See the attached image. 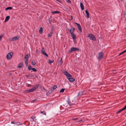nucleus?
I'll return each instance as SVG.
<instances>
[{"label":"nucleus","mask_w":126,"mask_h":126,"mask_svg":"<svg viewBox=\"0 0 126 126\" xmlns=\"http://www.w3.org/2000/svg\"><path fill=\"white\" fill-rule=\"evenodd\" d=\"M88 37L91 40L94 41L96 40V39L95 36L92 34H88Z\"/></svg>","instance_id":"obj_1"},{"label":"nucleus","mask_w":126,"mask_h":126,"mask_svg":"<svg viewBox=\"0 0 126 126\" xmlns=\"http://www.w3.org/2000/svg\"><path fill=\"white\" fill-rule=\"evenodd\" d=\"M104 54L103 52H101L98 53L97 59L98 60H101L103 57Z\"/></svg>","instance_id":"obj_2"},{"label":"nucleus","mask_w":126,"mask_h":126,"mask_svg":"<svg viewBox=\"0 0 126 126\" xmlns=\"http://www.w3.org/2000/svg\"><path fill=\"white\" fill-rule=\"evenodd\" d=\"M14 54L13 52H11L8 53L7 55V58L8 60L10 59L12 57Z\"/></svg>","instance_id":"obj_3"},{"label":"nucleus","mask_w":126,"mask_h":126,"mask_svg":"<svg viewBox=\"0 0 126 126\" xmlns=\"http://www.w3.org/2000/svg\"><path fill=\"white\" fill-rule=\"evenodd\" d=\"M79 48L75 47H72L71 48L70 50V52H72L74 51H79Z\"/></svg>","instance_id":"obj_4"},{"label":"nucleus","mask_w":126,"mask_h":126,"mask_svg":"<svg viewBox=\"0 0 126 126\" xmlns=\"http://www.w3.org/2000/svg\"><path fill=\"white\" fill-rule=\"evenodd\" d=\"M63 73L67 77H72V76L68 73L67 72L65 71H63Z\"/></svg>","instance_id":"obj_5"},{"label":"nucleus","mask_w":126,"mask_h":126,"mask_svg":"<svg viewBox=\"0 0 126 126\" xmlns=\"http://www.w3.org/2000/svg\"><path fill=\"white\" fill-rule=\"evenodd\" d=\"M74 24H76L77 25L79 31V32H80L81 33L82 32V30L80 24L78 23H74Z\"/></svg>","instance_id":"obj_6"},{"label":"nucleus","mask_w":126,"mask_h":126,"mask_svg":"<svg viewBox=\"0 0 126 126\" xmlns=\"http://www.w3.org/2000/svg\"><path fill=\"white\" fill-rule=\"evenodd\" d=\"M41 53L45 55V56H46L47 57H48V56L47 54L45 52V49L43 47H42V48Z\"/></svg>","instance_id":"obj_7"},{"label":"nucleus","mask_w":126,"mask_h":126,"mask_svg":"<svg viewBox=\"0 0 126 126\" xmlns=\"http://www.w3.org/2000/svg\"><path fill=\"white\" fill-rule=\"evenodd\" d=\"M71 77H67V79L68 80L71 82H73L75 81V79L72 78H70Z\"/></svg>","instance_id":"obj_8"},{"label":"nucleus","mask_w":126,"mask_h":126,"mask_svg":"<svg viewBox=\"0 0 126 126\" xmlns=\"http://www.w3.org/2000/svg\"><path fill=\"white\" fill-rule=\"evenodd\" d=\"M19 37L18 36H15L11 39V41H14L18 40L19 38Z\"/></svg>","instance_id":"obj_9"},{"label":"nucleus","mask_w":126,"mask_h":126,"mask_svg":"<svg viewBox=\"0 0 126 126\" xmlns=\"http://www.w3.org/2000/svg\"><path fill=\"white\" fill-rule=\"evenodd\" d=\"M11 124H16V125H22V124H20L19 123H18L17 122H14L13 121H12L11 122Z\"/></svg>","instance_id":"obj_10"},{"label":"nucleus","mask_w":126,"mask_h":126,"mask_svg":"<svg viewBox=\"0 0 126 126\" xmlns=\"http://www.w3.org/2000/svg\"><path fill=\"white\" fill-rule=\"evenodd\" d=\"M75 30V29L73 28L72 27L70 29V32L71 34L74 33L73 32Z\"/></svg>","instance_id":"obj_11"},{"label":"nucleus","mask_w":126,"mask_h":126,"mask_svg":"<svg viewBox=\"0 0 126 126\" xmlns=\"http://www.w3.org/2000/svg\"><path fill=\"white\" fill-rule=\"evenodd\" d=\"M57 88V86L56 85H54L52 88L50 89V90L51 91H53Z\"/></svg>","instance_id":"obj_12"},{"label":"nucleus","mask_w":126,"mask_h":126,"mask_svg":"<svg viewBox=\"0 0 126 126\" xmlns=\"http://www.w3.org/2000/svg\"><path fill=\"white\" fill-rule=\"evenodd\" d=\"M71 35L72 36V37L73 41H75V40L76 39V35L74 33L71 34Z\"/></svg>","instance_id":"obj_13"},{"label":"nucleus","mask_w":126,"mask_h":126,"mask_svg":"<svg viewBox=\"0 0 126 126\" xmlns=\"http://www.w3.org/2000/svg\"><path fill=\"white\" fill-rule=\"evenodd\" d=\"M35 90V89H34L33 88L27 90L28 92H32Z\"/></svg>","instance_id":"obj_14"},{"label":"nucleus","mask_w":126,"mask_h":126,"mask_svg":"<svg viewBox=\"0 0 126 126\" xmlns=\"http://www.w3.org/2000/svg\"><path fill=\"white\" fill-rule=\"evenodd\" d=\"M80 6L81 9L82 10H83L84 9V7L83 4L82 2L80 3Z\"/></svg>","instance_id":"obj_15"},{"label":"nucleus","mask_w":126,"mask_h":126,"mask_svg":"<svg viewBox=\"0 0 126 126\" xmlns=\"http://www.w3.org/2000/svg\"><path fill=\"white\" fill-rule=\"evenodd\" d=\"M23 66V63H22L21 62L20 63L18 66V68H21Z\"/></svg>","instance_id":"obj_16"},{"label":"nucleus","mask_w":126,"mask_h":126,"mask_svg":"<svg viewBox=\"0 0 126 126\" xmlns=\"http://www.w3.org/2000/svg\"><path fill=\"white\" fill-rule=\"evenodd\" d=\"M85 13L87 15V18H88L89 16V14L87 10H86Z\"/></svg>","instance_id":"obj_17"},{"label":"nucleus","mask_w":126,"mask_h":126,"mask_svg":"<svg viewBox=\"0 0 126 126\" xmlns=\"http://www.w3.org/2000/svg\"><path fill=\"white\" fill-rule=\"evenodd\" d=\"M10 18V16H6V17L5 19V20L4 22H6L7 21H8L9 20V19Z\"/></svg>","instance_id":"obj_18"},{"label":"nucleus","mask_w":126,"mask_h":126,"mask_svg":"<svg viewBox=\"0 0 126 126\" xmlns=\"http://www.w3.org/2000/svg\"><path fill=\"white\" fill-rule=\"evenodd\" d=\"M53 34V32L52 31L50 32L47 35H48V37H51L52 35V34Z\"/></svg>","instance_id":"obj_19"},{"label":"nucleus","mask_w":126,"mask_h":126,"mask_svg":"<svg viewBox=\"0 0 126 126\" xmlns=\"http://www.w3.org/2000/svg\"><path fill=\"white\" fill-rule=\"evenodd\" d=\"M51 13L52 14H54L59 13H60V12L59 11H54V12H52Z\"/></svg>","instance_id":"obj_20"},{"label":"nucleus","mask_w":126,"mask_h":126,"mask_svg":"<svg viewBox=\"0 0 126 126\" xmlns=\"http://www.w3.org/2000/svg\"><path fill=\"white\" fill-rule=\"evenodd\" d=\"M43 29L42 27H41L40 29L39 30V32L40 33H41L43 32Z\"/></svg>","instance_id":"obj_21"},{"label":"nucleus","mask_w":126,"mask_h":126,"mask_svg":"<svg viewBox=\"0 0 126 126\" xmlns=\"http://www.w3.org/2000/svg\"><path fill=\"white\" fill-rule=\"evenodd\" d=\"M40 86V84H38L37 85H36L33 88H34V89H35V90H36V89H37L38 87Z\"/></svg>","instance_id":"obj_22"},{"label":"nucleus","mask_w":126,"mask_h":126,"mask_svg":"<svg viewBox=\"0 0 126 126\" xmlns=\"http://www.w3.org/2000/svg\"><path fill=\"white\" fill-rule=\"evenodd\" d=\"M40 113H41L43 114V115H46V113L44 111H41Z\"/></svg>","instance_id":"obj_23"},{"label":"nucleus","mask_w":126,"mask_h":126,"mask_svg":"<svg viewBox=\"0 0 126 126\" xmlns=\"http://www.w3.org/2000/svg\"><path fill=\"white\" fill-rule=\"evenodd\" d=\"M25 63L27 66L28 64V59H25Z\"/></svg>","instance_id":"obj_24"},{"label":"nucleus","mask_w":126,"mask_h":126,"mask_svg":"<svg viewBox=\"0 0 126 126\" xmlns=\"http://www.w3.org/2000/svg\"><path fill=\"white\" fill-rule=\"evenodd\" d=\"M12 8L11 7H7L5 9V10H11L12 9Z\"/></svg>","instance_id":"obj_25"},{"label":"nucleus","mask_w":126,"mask_h":126,"mask_svg":"<svg viewBox=\"0 0 126 126\" xmlns=\"http://www.w3.org/2000/svg\"><path fill=\"white\" fill-rule=\"evenodd\" d=\"M32 64L33 65H34L36 64V63L35 61H33L32 62Z\"/></svg>","instance_id":"obj_26"},{"label":"nucleus","mask_w":126,"mask_h":126,"mask_svg":"<svg viewBox=\"0 0 126 126\" xmlns=\"http://www.w3.org/2000/svg\"><path fill=\"white\" fill-rule=\"evenodd\" d=\"M65 89L63 88L60 91V93H63L64 92Z\"/></svg>","instance_id":"obj_27"},{"label":"nucleus","mask_w":126,"mask_h":126,"mask_svg":"<svg viewBox=\"0 0 126 126\" xmlns=\"http://www.w3.org/2000/svg\"><path fill=\"white\" fill-rule=\"evenodd\" d=\"M28 54H26L25 55V59H28Z\"/></svg>","instance_id":"obj_28"},{"label":"nucleus","mask_w":126,"mask_h":126,"mask_svg":"<svg viewBox=\"0 0 126 126\" xmlns=\"http://www.w3.org/2000/svg\"><path fill=\"white\" fill-rule=\"evenodd\" d=\"M4 34H2L0 35V40H1L2 38L4 35Z\"/></svg>","instance_id":"obj_29"},{"label":"nucleus","mask_w":126,"mask_h":126,"mask_svg":"<svg viewBox=\"0 0 126 126\" xmlns=\"http://www.w3.org/2000/svg\"><path fill=\"white\" fill-rule=\"evenodd\" d=\"M32 67L31 66H30L28 67V70H29L30 71L31 70H32Z\"/></svg>","instance_id":"obj_30"},{"label":"nucleus","mask_w":126,"mask_h":126,"mask_svg":"<svg viewBox=\"0 0 126 126\" xmlns=\"http://www.w3.org/2000/svg\"><path fill=\"white\" fill-rule=\"evenodd\" d=\"M32 70L34 71V72H36L37 71V70L35 68L32 67Z\"/></svg>","instance_id":"obj_31"},{"label":"nucleus","mask_w":126,"mask_h":126,"mask_svg":"<svg viewBox=\"0 0 126 126\" xmlns=\"http://www.w3.org/2000/svg\"><path fill=\"white\" fill-rule=\"evenodd\" d=\"M124 110V109H123V108L121 110H119V111H118L117 112V113H120V112H121V111Z\"/></svg>","instance_id":"obj_32"},{"label":"nucleus","mask_w":126,"mask_h":126,"mask_svg":"<svg viewBox=\"0 0 126 126\" xmlns=\"http://www.w3.org/2000/svg\"><path fill=\"white\" fill-rule=\"evenodd\" d=\"M124 53V51L122 52H121V53H120L119 54V56H120L123 53Z\"/></svg>","instance_id":"obj_33"},{"label":"nucleus","mask_w":126,"mask_h":126,"mask_svg":"<svg viewBox=\"0 0 126 126\" xmlns=\"http://www.w3.org/2000/svg\"><path fill=\"white\" fill-rule=\"evenodd\" d=\"M35 119V117H32L31 118V119L33 120H34Z\"/></svg>","instance_id":"obj_34"},{"label":"nucleus","mask_w":126,"mask_h":126,"mask_svg":"<svg viewBox=\"0 0 126 126\" xmlns=\"http://www.w3.org/2000/svg\"><path fill=\"white\" fill-rule=\"evenodd\" d=\"M82 92H80L78 94V95H83L82 94Z\"/></svg>","instance_id":"obj_35"},{"label":"nucleus","mask_w":126,"mask_h":126,"mask_svg":"<svg viewBox=\"0 0 126 126\" xmlns=\"http://www.w3.org/2000/svg\"><path fill=\"white\" fill-rule=\"evenodd\" d=\"M36 99H35L34 100H33L31 102V103H34V102L35 101H36Z\"/></svg>","instance_id":"obj_36"},{"label":"nucleus","mask_w":126,"mask_h":126,"mask_svg":"<svg viewBox=\"0 0 126 126\" xmlns=\"http://www.w3.org/2000/svg\"><path fill=\"white\" fill-rule=\"evenodd\" d=\"M67 2L69 3H71V1L70 0H67Z\"/></svg>","instance_id":"obj_37"},{"label":"nucleus","mask_w":126,"mask_h":126,"mask_svg":"<svg viewBox=\"0 0 126 126\" xmlns=\"http://www.w3.org/2000/svg\"><path fill=\"white\" fill-rule=\"evenodd\" d=\"M60 63L62 64V63H63V62H62V59H61V60L60 61Z\"/></svg>","instance_id":"obj_38"},{"label":"nucleus","mask_w":126,"mask_h":126,"mask_svg":"<svg viewBox=\"0 0 126 126\" xmlns=\"http://www.w3.org/2000/svg\"><path fill=\"white\" fill-rule=\"evenodd\" d=\"M51 60H48V63H51Z\"/></svg>","instance_id":"obj_39"},{"label":"nucleus","mask_w":126,"mask_h":126,"mask_svg":"<svg viewBox=\"0 0 126 126\" xmlns=\"http://www.w3.org/2000/svg\"><path fill=\"white\" fill-rule=\"evenodd\" d=\"M123 109L124 110H125L126 109V105L124 106V108H123Z\"/></svg>","instance_id":"obj_40"},{"label":"nucleus","mask_w":126,"mask_h":126,"mask_svg":"<svg viewBox=\"0 0 126 126\" xmlns=\"http://www.w3.org/2000/svg\"><path fill=\"white\" fill-rule=\"evenodd\" d=\"M56 1H58V2H60V3H62V2L60 0H56Z\"/></svg>","instance_id":"obj_41"},{"label":"nucleus","mask_w":126,"mask_h":126,"mask_svg":"<svg viewBox=\"0 0 126 126\" xmlns=\"http://www.w3.org/2000/svg\"><path fill=\"white\" fill-rule=\"evenodd\" d=\"M31 86V85L30 84H28V85H27V86L28 87H30Z\"/></svg>","instance_id":"obj_42"},{"label":"nucleus","mask_w":126,"mask_h":126,"mask_svg":"<svg viewBox=\"0 0 126 126\" xmlns=\"http://www.w3.org/2000/svg\"><path fill=\"white\" fill-rule=\"evenodd\" d=\"M77 119H78L77 118H75L73 119L72 120H76Z\"/></svg>","instance_id":"obj_43"},{"label":"nucleus","mask_w":126,"mask_h":126,"mask_svg":"<svg viewBox=\"0 0 126 126\" xmlns=\"http://www.w3.org/2000/svg\"><path fill=\"white\" fill-rule=\"evenodd\" d=\"M54 62V60H52L51 62V63H53Z\"/></svg>","instance_id":"obj_44"},{"label":"nucleus","mask_w":126,"mask_h":126,"mask_svg":"<svg viewBox=\"0 0 126 126\" xmlns=\"http://www.w3.org/2000/svg\"><path fill=\"white\" fill-rule=\"evenodd\" d=\"M71 19H72L73 18V17L72 16H71Z\"/></svg>","instance_id":"obj_45"},{"label":"nucleus","mask_w":126,"mask_h":126,"mask_svg":"<svg viewBox=\"0 0 126 126\" xmlns=\"http://www.w3.org/2000/svg\"><path fill=\"white\" fill-rule=\"evenodd\" d=\"M124 53L126 51V49L124 50Z\"/></svg>","instance_id":"obj_46"}]
</instances>
